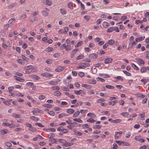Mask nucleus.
<instances>
[{"label":"nucleus","mask_w":149,"mask_h":149,"mask_svg":"<svg viewBox=\"0 0 149 149\" xmlns=\"http://www.w3.org/2000/svg\"><path fill=\"white\" fill-rule=\"evenodd\" d=\"M98 56L96 54H89L88 55L89 58L91 59L95 60L97 58Z\"/></svg>","instance_id":"1"},{"label":"nucleus","mask_w":149,"mask_h":149,"mask_svg":"<svg viewBox=\"0 0 149 149\" xmlns=\"http://www.w3.org/2000/svg\"><path fill=\"white\" fill-rule=\"evenodd\" d=\"M74 93L77 95H79L80 94L84 95L85 94V92L82 90H80L79 91L74 90Z\"/></svg>","instance_id":"2"},{"label":"nucleus","mask_w":149,"mask_h":149,"mask_svg":"<svg viewBox=\"0 0 149 149\" xmlns=\"http://www.w3.org/2000/svg\"><path fill=\"white\" fill-rule=\"evenodd\" d=\"M65 67L64 66H60L57 68L55 69V71L57 72H61L64 69Z\"/></svg>","instance_id":"3"},{"label":"nucleus","mask_w":149,"mask_h":149,"mask_svg":"<svg viewBox=\"0 0 149 149\" xmlns=\"http://www.w3.org/2000/svg\"><path fill=\"white\" fill-rule=\"evenodd\" d=\"M42 75L45 77L49 78L52 77L53 76L52 74H49V73H43Z\"/></svg>","instance_id":"4"},{"label":"nucleus","mask_w":149,"mask_h":149,"mask_svg":"<svg viewBox=\"0 0 149 149\" xmlns=\"http://www.w3.org/2000/svg\"><path fill=\"white\" fill-rule=\"evenodd\" d=\"M113 59L111 58H108L106 59L104 61L105 64H108L111 63Z\"/></svg>","instance_id":"5"},{"label":"nucleus","mask_w":149,"mask_h":149,"mask_svg":"<svg viewBox=\"0 0 149 149\" xmlns=\"http://www.w3.org/2000/svg\"><path fill=\"white\" fill-rule=\"evenodd\" d=\"M135 60L140 64H143L145 63L144 61L140 58H136Z\"/></svg>","instance_id":"6"},{"label":"nucleus","mask_w":149,"mask_h":149,"mask_svg":"<svg viewBox=\"0 0 149 149\" xmlns=\"http://www.w3.org/2000/svg\"><path fill=\"white\" fill-rule=\"evenodd\" d=\"M8 132V130L7 129H4L0 131V133L1 134L4 135L7 134Z\"/></svg>","instance_id":"7"},{"label":"nucleus","mask_w":149,"mask_h":149,"mask_svg":"<svg viewBox=\"0 0 149 149\" xmlns=\"http://www.w3.org/2000/svg\"><path fill=\"white\" fill-rule=\"evenodd\" d=\"M88 82V83L92 84H96V80L94 79H89Z\"/></svg>","instance_id":"8"},{"label":"nucleus","mask_w":149,"mask_h":149,"mask_svg":"<svg viewBox=\"0 0 149 149\" xmlns=\"http://www.w3.org/2000/svg\"><path fill=\"white\" fill-rule=\"evenodd\" d=\"M81 86L83 87L88 89H90L91 88V85L87 84H82Z\"/></svg>","instance_id":"9"},{"label":"nucleus","mask_w":149,"mask_h":149,"mask_svg":"<svg viewBox=\"0 0 149 149\" xmlns=\"http://www.w3.org/2000/svg\"><path fill=\"white\" fill-rule=\"evenodd\" d=\"M73 145V143H68L66 142H66H65L64 144H63V145H64V146L65 147H68L69 146H70Z\"/></svg>","instance_id":"10"},{"label":"nucleus","mask_w":149,"mask_h":149,"mask_svg":"<svg viewBox=\"0 0 149 149\" xmlns=\"http://www.w3.org/2000/svg\"><path fill=\"white\" fill-rule=\"evenodd\" d=\"M102 25L104 28H107L109 26V23L107 22H104Z\"/></svg>","instance_id":"11"},{"label":"nucleus","mask_w":149,"mask_h":149,"mask_svg":"<svg viewBox=\"0 0 149 149\" xmlns=\"http://www.w3.org/2000/svg\"><path fill=\"white\" fill-rule=\"evenodd\" d=\"M31 77L32 79L35 80H38L40 79L39 77L36 75H32L31 76Z\"/></svg>","instance_id":"12"},{"label":"nucleus","mask_w":149,"mask_h":149,"mask_svg":"<svg viewBox=\"0 0 149 149\" xmlns=\"http://www.w3.org/2000/svg\"><path fill=\"white\" fill-rule=\"evenodd\" d=\"M66 112L68 113L72 114L74 112V111L72 109H69L67 110Z\"/></svg>","instance_id":"13"},{"label":"nucleus","mask_w":149,"mask_h":149,"mask_svg":"<svg viewBox=\"0 0 149 149\" xmlns=\"http://www.w3.org/2000/svg\"><path fill=\"white\" fill-rule=\"evenodd\" d=\"M118 102V101L117 100H114L109 102V105H114L116 103Z\"/></svg>","instance_id":"14"},{"label":"nucleus","mask_w":149,"mask_h":149,"mask_svg":"<svg viewBox=\"0 0 149 149\" xmlns=\"http://www.w3.org/2000/svg\"><path fill=\"white\" fill-rule=\"evenodd\" d=\"M74 134L77 136H81L82 134V133L80 132L76 131L74 132Z\"/></svg>","instance_id":"15"},{"label":"nucleus","mask_w":149,"mask_h":149,"mask_svg":"<svg viewBox=\"0 0 149 149\" xmlns=\"http://www.w3.org/2000/svg\"><path fill=\"white\" fill-rule=\"evenodd\" d=\"M121 120L120 119H116L115 120H113L111 121V122L113 123H118L120 122Z\"/></svg>","instance_id":"16"},{"label":"nucleus","mask_w":149,"mask_h":149,"mask_svg":"<svg viewBox=\"0 0 149 149\" xmlns=\"http://www.w3.org/2000/svg\"><path fill=\"white\" fill-rule=\"evenodd\" d=\"M80 113V112L79 111H76L73 114V117H77L79 115Z\"/></svg>","instance_id":"17"},{"label":"nucleus","mask_w":149,"mask_h":149,"mask_svg":"<svg viewBox=\"0 0 149 149\" xmlns=\"http://www.w3.org/2000/svg\"><path fill=\"white\" fill-rule=\"evenodd\" d=\"M51 89L54 91H57L59 90L60 88L58 86H55L52 87L51 88Z\"/></svg>","instance_id":"18"},{"label":"nucleus","mask_w":149,"mask_h":149,"mask_svg":"<svg viewBox=\"0 0 149 149\" xmlns=\"http://www.w3.org/2000/svg\"><path fill=\"white\" fill-rule=\"evenodd\" d=\"M41 13L42 15L45 17L47 16L48 15V13L45 10H42Z\"/></svg>","instance_id":"19"},{"label":"nucleus","mask_w":149,"mask_h":149,"mask_svg":"<svg viewBox=\"0 0 149 149\" xmlns=\"http://www.w3.org/2000/svg\"><path fill=\"white\" fill-rule=\"evenodd\" d=\"M68 116V114H65V113H61L58 116V117L59 118H61L64 116Z\"/></svg>","instance_id":"20"},{"label":"nucleus","mask_w":149,"mask_h":149,"mask_svg":"<svg viewBox=\"0 0 149 149\" xmlns=\"http://www.w3.org/2000/svg\"><path fill=\"white\" fill-rule=\"evenodd\" d=\"M73 120L74 121H76L81 123H82L83 122L82 120L79 118H74Z\"/></svg>","instance_id":"21"},{"label":"nucleus","mask_w":149,"mask_h":149,"mask_svg":"<svg viewBox=\"0 0 149 149\" xmlns=\"http://www.w3.org/2000/svg\"><path fill=\"white\" fill-rule=\"evenodd\" d=\"M61 13L63 15H65L66 14L67 11L66 10L64 9H60Z\"/></svg>","instance_id":"22"},{"label":"nucleus","mask_w":149,"mask_h":149,"mask_svg":"<svg viewBox=\"0 0 149 149\" xmlns=\"http://www.w3.org/2000/svg\"><path fill=\"white\" fill-rule=\"evenodd\" d=\"M53 49L52 47H49L46 49L45 50V51L47 52H49L52 51Z\"/></svg>","instance_id":"23"},{"label":"nucleus","mask_w":149,"mask_h":149,"mask_svg":"<svg viewBox=\"0 0 149 149\" xmlns=\"http://www.w3.org/2000/svg\"><path fill=\"white\" fill-rule=\"evenodd\" d=\"M84 57V56L83 55L81 54L78 55L76 58V59L79 60L80 59H83Z\"/></svg>","instance_id":"24"},{"label":"nucleus","mask_w":149,"mask_h":149,"mask_svg":"<svg viewBox=\"0 0 149 149\" xmlns=\"http://www.w3.org/2000/svg\"><path fill=\"white\" fill-rule=\"evenodd\" d=\"M131 66L134 69L137 70H139V68L134 63H132L131 64Z\"/></svg>","instance_id":"25"},{"label":"nucleus","mask_w":149,"mask_h":149,"mask_svg":"<svg viewBox=\"0 0 149 149\" xmlns=\"http://www.w3.org/2000/svg\"><path fill=\"white\" fill-rule=\"evenodd\" d=\"M49 84L53 85H56L57 84V82L55 81H52L49 82Z\"/></svg>","instance_id":"26"},{"label":"nucleus","mask_w":149,"mask_h":149,"mask_svg":"<svg viewBox=\"0 0 149 149\" xmlns=\"http://www.w3.org/2000/svg\"><path fill=\"white\" fill-rule=\"evenodd\" d=\"M79 49L78 48H76L74 49H73L71 52V54L72 55H73L75 54L78 51Z\"/></svg>","instance_id":"27"},{"label":"nucleus","mask_w":149,"mask_h":149,"mask_svg":"<svg viewBox=\"0 0 149 149\" xmlns=\"http://www.w3.org/2000/svg\"><path fill=\"white\" fill-rule=\"evenodd\" d=\"M43 106L48 108H51L52 107V105L49 104H45L43 105Z\"/></svg>","instance_id":"28"},{"label":"nucleus","mask_w":149,"mask_h":149,"mask_svg":"<svg viewBox=\"0 0 149 149\" xmlns=\"http://www.w3.org/2000/svg\"><path fill=\"white\" fill-rule=\"evenodd\" d=\"M46 131L47 132H49L50 131H51L53 132H55L56 131V129L54 128H49L47 129H45Z\"/></svg>","instance_id":"29"},{"label":"nucleus","mask_w":149,"mask_h":149,"mask_svg":"<svg viewBox=\"0 0 149 149\" xmlns=\"http://www.w3.org/2000/svg\"><path fill=\"white\" fill-rule=\"evenodd\" d=\"M38 19V17H35L33 18H32L29 20V22H33L34 21H36Z\"/></svg>","instance_id":"30"},{"label":"nucleus","mask_w":149,"mask_h":149,"mask_svg":"<svg viewBox=\"0 0 149 149\" xmlns=\"http://www.w3.org/2000/svg\"><path fill=\"white\" fill-rule=\"evenodd\" d=\"M12 116L15 118H20L21 117V115L15 114V113H13L12 115Z\"/></svg>","instance_id":"31"},{"label":"nucleus","mask_w":149,"mask_h":149,"mask_svg":"<svg viewBox=\"0 0 149 149\" xmlns=\"http://www.w3.org/2000/svg\"><path fill=\"white\" fill-rule=\"evenodd\" d=\"M114 42L115 41L111 39L108 41V43L109 44L111 45L113 44L114 43Z\"/></svg>","instance_id":"32"},{"label":"nucleus","mask_w":149,"mask_h":149,"mask_svg":"<svg viewBox=\"0 0 149 149\" xmlns=\"http://www.w3.org/2000/svg\"><path fill=\"white\" fill-rule=\"evenodd\" d=\"M114 28L113 27H111L109 28L107 30V31L108 32H112L114 30Z\"/></svg>","instance_id":"33"},{"label":"nucleus","mask_w":149,"mask_h":149,"mask_svg":"<svg viewBox=\"0 0 149 149\" xmlns=\"http://www.w3.org/2000/svg\"><path fill=\"white\" fill-rule=\"evenodd\" d=\"M30 119L33 120L35 121H38L39 119L37 117L34 116H32L30 117Z\"/></svg>","instance_id":"34"},{"label":"nucleus","mask_w":149,"mask_h":149,"mask_svg":"<svg viewBox=\"0 0 149 149\" xmlns=\"http://www.w3.org/2000/svg\"><path fill=\"white\" fill-rule=\"evenodd\" d=\"M68 6L70 9H72L73 8V7L72 2H69L68 4Z\"/></svg>","instance_id":"35"},{"label":"nucleus","mask_w":149,"mask_h":149,"mask_svg":"<svg viewBox=\"0 0 149 149\" xmlns=\"http://www.w3.org/2000/svg\"><path fill=\"white\" fill-rule=\"evenodd\" d=\"M82 41H80L79 42L77 43V44H76L75 45V48H77V47H78L79 46H80L81 45V44H82Z\"/></svg>","instance_id":"36"},{"label":"nucleus","mask_w":149,"mask_h":149,"mask_svg":"<svg viewBox=\"0 0 149 149\" xmlns=\"http://www.w3.org/2000/svg\"><path fill=\"white\" fill-rule=\"evenodd\" d=\"M106 87L108 89H113L114 88V86L110 85H106Z\"/></svg>","instance_id":"37"},{"label":"nucleus","mask_w":149,"mask_h":149,"mask_svg":"<svg viewBox=\"0 0 149 149\" xmlns=\"http://www.w3.org/2000/svg\"><path fill=\"white\" fill-rule=\"evenodd\" d=\"M71 48V46L70 45H66V47L65 48V50L66 51H68L69 50H70Z\"/></svg>","instance_id":"38"},{"label":"nucleus","mask_w":149,"mask_h":149,"mask_svg":"<svg viewBox=\"0 0 149 149\" xmlns=\"http://www.w3.org/2000/svg\"><path fill=\"white\" fill-rule=\"evenodd\" d=\"M148 81V79H142L141 80V81L143 82L144 85H145L146 83Z\"/></svg>","instance_id":"39"},{"label":"nucleus","mask_w":149,"mask_h":149,"mask_svg":"<svg viewBox=\"0 0 149 149\" xmlns=\"http://www.w3.org/2000/svg\"><path fill=\"white\" fill-rule=\"evenodd\" d=\"M105 100L104 98H101L97 100V102L98 103H101L102 102H104Z\"/></svg>","instance_id":"40"},{"label":"nucleus","mask_w":149,"mask_h":149,"mask_svg":"<svg viewBox=\"0 0 149 149\" xmlns=\"http://www.w3.org/2000/svg\"><path fill=\"white\" fill-rule=\"evenodd\" d=\"M87 121L88 122H91L92 123H94L96 121L95 120L92 118H90L87 120Z\"/></svg>","instance_id":"41"},{"label":"nucleus","mask_w":149,"mask_h":149,"mask_svg":"<svg viewBox=\"0 0 149 149\" xmlns=\"http://www.w3.org/2000/svg\"><path fill=\"white\" fill-rule=\"evenodd\" d=\"M123 72L124 74H125L127 76H130L131 75V74L130 73L127 72L126 71H123Z\"/></svg>","instance_id":"42"},{"label":"nucleus","mask_w":149,"mask_h":149,"mask_svg":"<svg viewBox=\"0 0 149 149\" xmlns=\"http://www.w3.org/2000/svg\"><path fill=\"white\" fill-rule=\"evenodd\" d=\"M54 95L56 96H58L61 95V93L58 91H56L54 93Z\"/></svg>","instance_id":"43"},{"label":"nucleus","mask_w":149,"mask_h":149,"mask_svg":"<svg viewBox=\"0 0 149 149\" xmlns=\"http://www.w3.org/2000/svg\"><path fill=\"white\" fill-rule=\"evenodd\" d=\"M46 3L47 5L49 6H50L52 4V3L50 0H46Z\"/></svg>","instance_id":"44"},{"label":"nucleus","mask_w":149,"mask_h":149,"mask_svg":"<svg viewBox=\"0 0 149 149\" xmlns=\"http://www.w3.org/2000/svg\"><path fill=\"white\" fill-rule=\"evenodd\" d=\"M17 62L21 64H24V62H23V60L21 59H19L17 61Z\"/></svg>","instance_id":"45"},{"label":"nucleus","mask_w":149,"mask_h":149,"mask_svg":"<svg viewBox=\"0 0 149 149\" xmlns=\"http://www.w3.org/2000/svg\"><path fill=\"white\" fill-rule=\"evenodd\" d=\"M26 17V15L25 14H23L22 15H21L20 17V19H23Z\"/></svg>","instance_id":"46"},{"label":"nucleus","mask_w":149,"mask_h":149,"mask_svg":"<svg viewBox=\"0 0 149 149\" xmlns=\"http://www.w3.org/2000/svg\"><path fill=\"white\" fill-rule=\"evenodd\" d=\"M146 67H143L141 68V72L142 73H144L146 71Z\"/></svg>","instance_id":"47"},{"label":"nucleus","mask_w":149,"mask_h":149,"mask_svg":"<svg viewBox=\"0 0 149 149\" xmlns=\"http://www.w3.org/2000/svg\"><path fill=\"white\" fill-rule=\"evenodd\" d=\"M49 141L51 142L52 143H55L56 142V140L55 139H50L49 140Z\"/></svg>","instance_id":"48"},{"label":"nucleus","mask_w":149,"mask_h":149,"mask_svg":"<svg viewBox=\"0 0 149 149\" xmlns=\"http://www.w3.org/2000/svg\"><path fill=\"white\" fill-rule=\"evenodd\" d=\"M135 139L138 141H141V136H136L135 137Z\"/></svg>","instance_id":"49"},{"label":"nucleus","mask_w":149,"mask_h":149,"mask_svg":"<svg viewBox=\"0 0 149 149\" xmlns=\"http://www.w3.org/2000/svg\"><path fill=\"white\" fill-rule=\"evenodd\" d=\"M22 58L25 61L27 62L28 61V58L26 57L24 55H22Z\"/></svg>","instance_id":"50"},{"label":"nucleus","mask_w":149,"mask_h":149,"mask_svg":"<svg viewBox=\"0 0 149 149\" xmlns=\"http://www.w3.org/2000/svg\"><path fill=\"white\" fill-rule=\"evenodd\" d=\"M101 127V126L100 125H95L93 126V128L95 129H99Z\"/></svg>","instance_id":"51"},{"label":"nucleus","mask_w":149,"mask_h":149,"mask_svg":"<svg viewBox=\"0 0 149 149\" xmlns=\"http://www.w3.org/2000/svg\"><path fill=\"white\" fill-rule=\"evenodd\" d=\"M15 79L20 82H23L25 81V80L24 79L22 78H19L18 77L16 78Z\"/></svg>","instance_id":"52"},{"label":"nucleus","mask_w":149,"mask_h":149,"mask_svg":"<svg viewBox=\"0 0 149 149\" xmlns=\"http://www.w3.org/2000/svg\"><path fill=\"white\" fill-rule=\"evenodd\" d=\"M33 85V82H28L26 83V85L28 86L29 87H30L31 86H32Z\"/></svg>","instance_id":"53"},{"label":"nucleus","mask_w":149,"mask_h":149,"mask_svg":"<svg viewBox=\"0 0 149 149\" xmlns=\"http://www.w3.org/2000/svg\"><path fill=\"white\" fill-rule=\"evenodd\" d=\"M29 130L31 132H34L36 130V128L33 127H30L29 128Z\"/></svg>","instance_id":"54"},{"label":"nucleus","mask_w":149,"mask_h":149,"mask_svg":"<svg viewBox=\"0 0 149 149\" xmlns=\"http://www.w3.org/2000/svg\"><path fill=\"white\" fill-rule=\"evenodd\" d=\"M10 128H15L16 127V125L13 123H11L9 124V125L8 126Z\"/></svg>","instance_id":"55"},{"label":"nucleus","mask_w":149,"mask_h":149,"mask_svg":"<svg viewBox=\"0 0 149 149\" xmlns=\"http://www.w3.org/2000/svg\"><path fill=\"white\" fill-rule=\"evenodd\" d=\"M15 96H18L19 97H23L24 96V95L20 93H19L17 94H16L15 95L13 96V97H15Z\"/></svg>","instance_id":"56"},{"label":"nucleus","mask_w":149,"mask_h":149,"mask_svg":"<svg viewBox=\"0 0 149 149\" xmlns=\"http://www.w3.org/2000/svg\"><path fill=\"white\" fill-rule=\"evenodd\" d=\"M58 141L59 142L61 143H63L64 144V143L66 142V140L64 139H59Z\"/></svg>","instance_id":"57"},{"label":"nucleus","mask_w":149,"mask_h":149,"mask_svg":"<svg viewBox=\"0 0 149 149\" xmlns=\"http://www.w3.org/2000/svg\"><path fill=\"white\" fill-rule=\"evenodd\" d=\"M41 110L40 109H38V108H35L34 109V111L35 113H40Z\"/></svg>","instance_id":"58"},{"label":"nucleus","mask_w":149,"mask_h":149,"mask_svg":"<svg viewBox=\"0 0 149 149\" xmlns=\"http://www.w3.org/2000/svg\"><path fill=\"white\" fill-rule=\"evenodd\" d=\"M122 145L128 146H130V144L127 142L123 141Z\"/></svg>","instance_id":"59"},{"label":"nucleus","mask_w":149,"mask_h":149,"mask_svg":"<svg viewBox=\"0 0 149 149\" xmlns=\"http://www.w3.org/2000/svg\"><path fill=\"white\" fill-rule=\"evenodd\" d=\"M5 145L8 147H10L12 146L11 143L9 142H7L5 143Z\"/></svg>","instance_id":"60"},{"label":"nucleus","mask_w":149,"mask_h":149,"mask_svg":"<svg viewBox=\"0 0 149 149\" xmlns=\"http://www.w3.org/2000/svg\"><path fill=\"white\" fill-rule=\"evenodd\" d=\"M115 79H117L120 80L121 81H123V79L121 76H117L116 77H115Z\"/></svg>","instance_id":"61"},{"label":"nucleus","mask_w":149,"mask_h":149,"mask_svg":"<svg viewBox=\"0 0 149 149\" xmlns=\"http://www.w3.org/2000/svg\"><path fill=\"white\" fill-rule=\"evenodd\" d=\"M94 93L95 92L92 89L90 90L88 92V93L90 95L92 94H94Z\"/></svg>","instance_id":"62"},{"label":"nucleus","mask_w":149,"mask_h":149,"mask_svg":"<svg viewBox=\"0 0 149 149\" xmlns=\"http://www.w3.org/2000/svg\"><path fill=\"white\" fill-rule=\"evenodd\" d=\"M44 70L50 72L52 70V69L51 68L47 67L45 68Z\"/></svg>","instance_id":"63"},{"label":"nucleus","mask_w":149,"mask_h":149,"mask_svg":"<svg viewBox=\"0 0 149 149\" xmlns=\"http://www.w3.org/2000/svg\"><path fill=\"white\" fill-rule=\"evenodd\" d=\"M33 66L31 65L27 66L26 67V70H28L30 69H31L33 68Z\"/></svg>","instance_id":"64"}]
</instances>
